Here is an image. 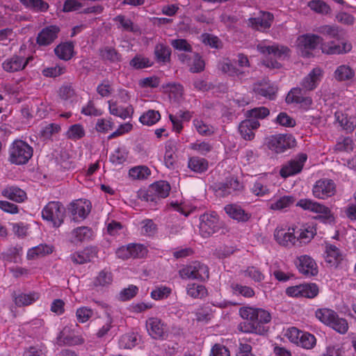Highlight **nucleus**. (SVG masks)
Returning a JSON list of instances; mask_svg holds the SVG:
<instances>
[{
    "label": "nucleus",
    "mask_w": 356,
    "mask_h": 356,
    "mask_svg": "<svg viewBox=\"0 0 356 356\" xmlns=\"http://www.w3.org/2000/svg\"><path fill=\"white\" fill-rule=\"evenodd\" d=\"M114 22L119 24L118 28H121L122 31L135 33L137 29L135 27L133 22L127 18L124 15H119L113 19Z\"/></svg>",
    "instance_id": "nucleus-56"
},
{
    "label": "nucleus",
    "mask_w": 356,
    "mask_h": 356,
    "mask_svg": "<svg viewBox=\"0 0 356 356\" xmlns=\"http://www.w3.org/2000/svg\"><path fill=\"white\" fill-rule=\"evenodd\" d=\"M172 293V289L169 286L159 285L151 291L150 296L155 300H160L167 298Z\"/></svg>",
    "instance_id": "nucleus-57"
},
{
    "label": "nucleus",
    "mask_w": 356,
    "mask_h": 356,
    "mask_svg": "<svg viewBox=\"0 0 356 356\" xmlns=\"http://www.w3.org/2000/svg\"><path fill=\"white\" fill-rule=\"evenodd\" d=\"M333 76L339 82H353L355 76V72L350 66L343 64L336 68Z\"/></svg>",
    "instance_id": "nucleus-23"
},
{
    "label": "nucleus",
    "mask_w": 356,
    "mask_h": 356,
    "mask_svg": "<svg viewBox=\"0 0 356 356\" xmlns=\"http://www.w3.org/2000/svg\"><path fill=\"white\" fill-rule=\"evenodd\" d=\"M270 114V111L264 106L257 107L245 112V115L247 119H254L257 121L263 120Z\"/></svg>",
    "instance_id": "nucleus-55"
},
{
    "label": "nucleus",
    "mask_w": 356,
    "mask_h": 356,
    "mask_svg": "<svg viewBox=\"0 0 356 356\" xmlns=\"http://www.w3.org/2000/svg\"><path fill=\"white\" fill-rule=\"evenodd\" d=\"M153 62L147 57L136 54L130 61L129 65L135 70H141L152 67Z\"/></svg>",
    "instance_id": "nucleus-53"
},
{
    "label": "nucleus",
    "mask_w": 356,
    "mask_h": 356,
    "mask_svg": "<svg viewBox=\"0 0 356 356\" xmlns=\"http://www.w3.org/2000/svg\"><path fill=\"white\" fill-rule=\"evenodd\" d=\"M286 102L287 104H302L310 105L312 100L309 97H304L302 89L300 88H292L286 97Z\"/></svg>",
    "instance_id": "nucleus-32"
},
{
    "label": "nucleus",
    "mask_w": 356,
    "mask_h": 356,
    "mask_svg": "<svg viewBox=\"0 0 356 356\" xmlns=\"http://www.w3.org/2000/svg\"><path fill=\"white\" fill-rule=\"evenodd\" d=\"M53 247L47 244H40L29 249L27 252L28 259H35L38 257H44L52 253Z\"/></svg>",
    "instance_id": "nucleus-39"
},
{
    "label": "nucleus",
    "mask_w": 356,
    "mask_h": 356,
    "mask_svg": "<svg viewBox=\"0 0 356 356\" xmlns=\"http://www.w3.org/2000/svg\"><path fill=\"white\" fill-rule=\"evenodd\" d=\"M297 207L304 210H308L318 213L315 219L319 220L323 223L332 222L334 221V216L327 207L309 199H301L296 204Z\"/></svg>",
    "instance_id": "nucleus-7"
},
{
    "label": "nucleus",
    "mask_w": 356,
    "mask_h": 356,
    "mask_svg": "<svg viewBox=\"0 0 356 356\" xmlns=\"http://www.w3.org/2000/svg\"><path fill=\"white\" fill-rule=\"evenodd\" d=\"M307 159L306 154H300L294 159L289 161L280 170V175L282 177H289L301 172Z\"/></svg>",
    "instance_id": "nucleus-15"
},
{
    "label": "nucleus",
    "mask_w": 356,
    "mask_h": 356,
    "mask_svg": "<svg viewBox=\"0 0 356 356\" xmlns=\"http://www.w3.org/2000/svg\"><path fill=\"white\" fill-rule=\"evenodd\" d=\"M346 350L342 343H330L325 348L321 356H344Z\"/></svg>",
    "instance_id": "nucleus-50"
},
{
    "label": "nucleus",
    "mask_w": 356,
    "mask_h": 356,
    "mask_svg": "<svg viewBox=\"0 0 356 356\" xmlns=\"http://www.w3.org/2000/svg\"><path fill=\"white\" fill-rule=\"evenodd\" d=\"M267 147L277 154L283 153L296 145V140L291 134H276L266 138Z\"/></svg>",
    "instance_id": "nucleus-9"
},
{
    "label": "nucleus",
    "mask_w": 356,
    "mask_h": 356,
    "mask_svg": "<svg viewBox=\"0 0 356 356\" xmlns=\"http://www.w3.org/2000/svg\"><path fill=\"white\" fill-rule=\"evenodd\" d=\"M275 241L284 247H291L298 242L297 236H295L294 228L278 229L277 228L274 233Z\"/></svg>",
    "instance_id": "nucleus-17"
},
{
    "label": "nucleus",
    "mask_w": 356,
    "mask_h": 356,
    "mask_svg": "<svg viewBox=\"0 0 356 356\" xmlns=\"http://www.w3.org/2000/svg\"><path fill=\"white\" fill-rule=\"evenodd\" d=\"M296 202L293 195H284L275 200L270 204V209L275 211H281L292 206Z\"/></svg>",
    "instance_id": "nucleus-43"
},
{
    "label": "nucleus",
    "mask_w": 356,
    "mask_h": 356,
    "mask_svg": "<svg viewBox=\"0 0 356 356\" xmlns=\"http://www.w3.org/2000/svg\"><path fill=\"white\" fill-rule=\"evenodd\" d=\"M325 259L330 266H337L341 260L340 250L334 245H326Z\"/></svg>",
    "instance_id": "nucleus-37"
},
{
    "label": "nucleus",
    "mask_w": 356,
    "mask_h": 356,
    "mask_svg": "<svg viewBox=\"0 0 356 356\" xmlns=\"http://www.w3.org/2000/svg\"><path fill=\"white\" fill-rule=\"evenodd\" d=\"M313 195L318 199H326L334 195L336 185L333 180L321 179L318 180L312 189Z\"/></svg>",
    "instance_id": "nucleus-14"
},
{
    "label": "nucleus",
    "mask_w": 356,
    "mask_h": 356,
    "mask_svg": "<svg viewBox=\"0 0 356 356\" xmlns=\"http://www.w3.org/2000/svg\"><path fill=\"white\" fill-rule=\"evenodd\" d=\"M318 32L330 38L339 40L341 39L340 28L337 25H324L319 27Z\"/></svg>",
    "instance_id": "nucleus-58"
},
{
    "label": "nucleus",
    "mask_w": 356,
    "mask_h": 356,
    "mask_svg": "<svg viewBox=\"0 0 356 356\" xmlns=\"http://www.w3.org/2000/svg\"><path fill=\"white\" fill-rule=\"evenodd\" d=\"M85 135V129L79 123L71 125L65 133L66 138L74 141L81 139Z\"/></svg>",
    "instance_id": "nucleus-49"
},
{
    "label": "nucleus",
    "mask_w": 356,
    "mask_h": 356,
    "mask_svg": "<svg viewBox=\"0 0 356 356\" xmlns=\"http://www.w3.org/2000/svg\"><path fill=\"white\" fill-rule=\"evenodd\" d=\"M179 275L182 280L204 282L209 277V268L204 264L195 261L181 268L179 270Z\"/></svg>",
    "instance_id": "nucleus-4"
},
{
    "label": "nucleus",
    "mask_w": 356,
    "mask_h": 356,
    "mask_svg": "<svg viewBox=\"0 0 356 356\" xmlns=\"http://www.w3.org/2000/svg\"><path fill=\"white\" fill-rule=\"evenodd\" d=\"M66 72V67L63 65L47 67L42 70V75L46 77L56 78Z\"/></svg>",
    "instance_id": "nucleus-64"
},
{
    "label": "nucleus",
    "mask_w": 356,
    "mask_h": 356,
    "mask_svg": "<svg viewBox=\"0 0 356 356\" xmlns=\"http://www.w3.org/2000/svg\"><path fill=\"white\" fill-rule=\"evenodd\" d=\"M130 255L133 259L144 258L147 254L146 246L140 243H130Z\"/></svg>",
    "instance_id": "nucleus-62"
},
{
    "label": "nucleus",
    "mask_w": 356,
    "mask_h": 356,
    "mask_svg": "<svg viewBox=\"0 0 356 356\" xmlns=\"http://www.w3.org/2000/svg\"><path fill=\"white\" fill-rule=\"evenodd\" d=\"M323 76V70L321 67L314 68L302 81V86L308 90L317 88Z\"/></svg>",
    "instance_id": "nucleus-21"
},
{
    "label": "nucleus",
    "mask_w": 356,
    "mask_h": 356,
    "mask_svg": "<svg viewBox=\"0 0 356 356\" xmlns=\"http://www.w3.org/2000/svg\"><path fill=\"white\" fill-rule=\"evenodd\" d=\"M81 113L86 116H100L103 112L102 109L96 107L92 100H89L88 103L81 108Z\"/></svg>",
    "instance_id": "nucleus-63"
},
{
    "label": "nucleus",
    "mask_w": 356,
    "mask_h": 356,
    "mask_svg": "<svg viewBox=\"0 0 356 356\" xmlns=\"http://www.w3.org/2000/svg\"><path fill=\"white\" fill-rule=\"evenodd\" d=\"M33 149L22 140H15L8 149V161L12 164L24 165L29 162L33 156Z\"/></svg>",
    "instance_id": "nucleus-2"
},
{
    "label": "nucleus",
    "mask_w": 356,
    "mask_h": 356,
    "mask_svg": "<svg viewBox=\"0 0 356 356\" xmlns=\"http://www.w3.org/2000/svg\"><path fill=\"white\" fill-rule=\"evenodd\" d=\"M13 301L17 307H25L32 305L40 298V294L33 291L29 293H13Z\"/></svg>",
    "instance_id": "nucleus-27"
},
{
    "label": "nucleus",
    "mask_w": 356,
    "mask_h": 356,
    "mask_svg": "<svg viewBox=\"0 0 356 356\" xmlns=\"http://www.w3.org/2000/svg\"><path fill=\"white\" fill-rule=\"evenodd\" d=\"M113 282V274L108 269H103L95 277L93 284L95 286L106 287Z\"/></svg>",
    "instance_id": "nucleus-45"
},
{
    "label": "nucleus",
    "mask_w": 356,
    "mask_h": 356,
    "mask_svg": "<svg viewBox=\"0 0 356 356\" xmlns=\"http://www.w3.org/2000/svg\"><path fill=\"white\" fill-rule=\"evenodd\" d=\"M307 6L316 13L327 15L330 13L331 8L328 4L322 0H312L307 3Z\"/></svg>",
    "instance_id": "nucleus-54"
},
{
    "label": "nucleus",
    "mask_w": 356,
    "mask_h": 356,
    "mask_svg": "<svg viewBox=\"0 0 356 356\" xmlns=\"http://www.w3.org/2000/svg\"><path fill=\"white\" fill-rule=\"evenodd\" d=\"M188 167L195 172L202 173L207 170L209 162L204 158L193 156L188 159Z\"/></svg>",
    "instance_id": "nucleus-42"
},
{
    "label": "nucleus",
    "mask_w": 356,
    "mask_h": 356,
    "mask_svg": "<svg viewBox=\"0 0 356 356\" xmlns=\"http://www.w3.org/2000/svg\"><path fill=\"white\" fill-rule=\"evenodd\" d=\"M42 218L51 222L54 227H59L63 222L65 209L58 201H51L42 210Z\"/></svg>",
    "instance_id": "nucleus-6"
},
{
    "label": "nucleus",
    "mask_w": 356,
    "mask_h": 356,
    "mask_svg": "<svg viewBox=\"0 0 356 356\" xmlns=\"http://www.w3.org/2000/svg\"><path fill=\"white\" fill-rule=\"evenodd\" d=\"M221 227L220 219L216 211L205 212L200 216V233L204 238H209L218 232Z\"/></svg>",
    "instance_id": "nucleus-8"
},
{
    "label": "nucleus",
    "mask_w": 356,
    "mask_h": 356,
    "mask_svg": "<svg viewBox=\"0 0 356 356\" xmlns=\"http://www.w3.org/2000/svg\"><path fill=\"white\" fill-rule=\"evenodd\" d=\"M26 8L35 12H45L49 8V4L43 0H19Z\"/></svg>",
    "instance_id": "nucleus-51"
},
{
    "label": "nucleus",
    "mask_w": 356,
    "mask_h": 356,
    "mask_svg": "<svg viewBox=\"0 0 356 356\" xmlns=\"http://www.w3.org/2000/svg\"><path fill=\"white\" fill-rule=\"evenodd\" d=\"M170 189V185L168 181L161 180L151 184L148 193L154 194L158 198H165L169 195ZM147 196L151 195L147 193Z\"/></svg>",
    "instance_id": "nucleus-30"
},
{
    "label": "nucleus",
    "mask_w": 356,
    "mask_h": 356,
    "mask_svg": "<svg viewBox=\"0 0 356 356\" xmlns=\"http://www.w3.org/2000/svg\"><path fill=\"white\" fill-rule=\"evenodd\" d=\"M336 121L342 129L347 132L351 133L356 127V121L354 117L348 116V114L341 111H337L334 113Z\"/></svg>",
    "instance_id": "nucleus-31"
},
{
    "label": "nucleus",
    "mask_w": 356,
    "mask_h": 356,
    "mask_svg": "<svg viewBox=\"0 0 356 356\" xmlns=\"http://www.w3.org/2000/svg\"><path fill=\"white\" fill-rule=\"evenodd\" d=\"M327 327L340 334H346L349 329L348 321L345 318L340 317L337 313L329 323Z\"/></svg>",
    "instance_id": "nucleus-38"
},
{
    "label": "nucleus",
    "mask_w": 356,
    "mask_h": 356,
    "mask_svg": "<svg viewBox=\"0 0 356 356\" xmlns=\"http://www.w3.org/2000/svg\"><path fill=\"white\" fill-rule=\"evenodd\" d=\"M286 293L290 297L313 298L318 293V288L316 284H302L289 286Z\"/></svg>",
    "instance_id": "nucleus-13"
},
{
    "label": "nucleus",
    "mask_w": 356,
    "mask_h": 356,
    "mask_svg": "<svg viewBox=\"0 0 356 356\" xmlns=\"http://www.w3.org/2000/svg\"><path fill=\"white\" fill-rule=\"evenodd\" d=\"M161 120V114L158 111L148 110L139 118V122L146 126H152Z\"/></svg>",
    "instance_id": "nucleus-46"
},
{
    "label": "nucleus",
    "mask_w": 356,
    "mask_h": 356,
    "mask_svg": "<svg viewBox=\"0 0 356 356\" xmlns=\"http://www.w3.org/2000/svg\"><path fill=\"white\" fill-rule=\"evenodd\" d=\"M146 328L148 334L155 339H163L165 335V325L157 317H151L146 321Z\"/></svg>",
    "instance_id": "nucleus-18"
},
{
    "label": "nucleus",
    "mask_w": 356,
    "mask_h": 356,
    "mask_svg": "<svg viewBox=\"0 0 356 356\" xmlns=\"http://www.w3.org/2000/svg\"><path fill=\"white\" fill-rule=\"evenodd\" d=\"M337 313L330 308L322 307L316 310L315 316L321 323L327 326Z\"/></svg>",
    "instance_id": "nucleus-47"
},
{
    "label": "nucleus",
    "mask_w": 356,
    "mask_h": 356,
    "mask_svg": "<svg viewBox=\"0 0 356 356\" xmlns=\"http://www.w3.org/2000/svg\"><path fill=\"white\" fill-rule=\"evenodd\" d=\"M187 295L193 298H203L207 296V289L202 284H188L186 286Z\"/></svg>",
    "instance_id": "nucleus-48"
},
{
    "label": "nucleus",
    "mask_w": 356,
    "mask_h": 356,
    "mask_svg": "<svg viewBox=\"0 0 356 356\" xmlns=\"http://www.w3.org/2000/svg\"><path fill=\"white\" fill-rule=\"evenodd\" d=\"M2 195L14 202H22L26 198V193L22 189L17 186H8L2 191Z\"/></svg>",
    "instance_id": "nucleus-36"
},
{
    "label": "nucleus",
    "mask_w": 356,
    "mask_h": 356,
    "mask_svg": "<svg viewBox=\"0 0 356 356\" xmlns=\"http://www.w3.org/2000/svg\"><path fill=\"white\" fill-rule=\"evenodd\" d=\"M55 54L65 61L70 60L74 55V44L72 41L61 42L54 49Z\"/></svg>",
    "instance_id": "nucleus-28"
},
{
    "label": "nucleus",
    "mask_w": 356,
    "mask_h": 356,
    "mask_svg": "<svg viewBox=\"0 0 356 356\" xmlns=\"http://www.w3.org/2000/svg\"><path fill=\"white\" fill-rule=\"evenodd\" d=\"M108 110L109 113L118 117L122 120H125L128 118H131L134 113V108L129 105L127 107L119 106L115 102L108 101Z\"/></svg>",
    "instance_id": "nucleus-29"
},
{
    "label": "nucleus",
    "mask_w": 356,
    "mask_h": 356,
    "mask_svg": "<svg viewBox=\"0 0 356 356\" xmlns=\"http://www.w3.org/2000/svg\"><path fill=\"white\" fill-rule=\"evenodd\" d=\"M241 317L245 321L238 325V330L243 333L264 334L267 331L265 325L271 321L269 312L262 308L243 307L239 309Z\"/></svg>",
    "instance_id": "nucleus-1"
},
{
    "label": "nucleus",
    "mask_w": 356,
    "mask_h": 356,
    "mask_svg": "<svg viewBox=\"0 0 356 356\" xmlns=\"http://www.w3.org/2000/svg\"><path fill=\"white\" fill-rule=\"evenodd\" d=\"M151 175V170L146 165H137L129 169V176L134 180H144Z\"/></svg>",
    "instance_id": "nucleus-44"
},
{
    "label": "nucleus",
    "mask_w": 356,
    "mask_h": 356,
    "mask_svg": "<svg viewBox=\"0 0 356 356\" xmlns=\"http://www.w3.org/2000/svg\"><path fill=\"white\" fill-rule=\"evenodd\" d=\"M91 236V229L88 227H79L71 232L70 241L72 243L76 244L88 240Z\"/></svg>",
    "instance_id": "nucleus-35"
},
{
    "label": "nucleus",
    "mask_w": 356,
    "mask_h": 356,
    "mask_svg": "<svg viewBox=\"0 0 356 356\" xmlns=\"http://www.w3.org/2000/svg\"><path fill=\"white\" fill-rule=\"evenodd\" d=\"M316 343V339L313 334L308 332H302L297 346L305 349H312L314 347Z\"/></svg>",
    "instance_id": "nucleus-60"
},
{
    "label": "nucleus",
    "mask_w": 356,
    "mask_h": 356,
    "mask_svg": "<svg viewBox=\"0 0 356 356\" xmlns=\"http://www.w3.org/2000/svg\"><path fill=\"white\" fill-rule=\"evenodd\" d=\"M56 341L58 346H72L81 345L84 343L82 336L76 334L74 330L69 326L63 327L58 334Z\"/></svg>",
    "instance_id": "nucleus-10"
},
{
    "label": "nucleus",
    "mask_w": 356,
    "mask_h": 356,
    "mask_svg": "<svg viewBox=\"0 0 356 356\" xmlns=\"http://www.w3.org/2000/svg\"><path fill=\"white\" fill-rule=\"evenodd\" d=\"M260 127L259 121L254 119H245L243 120L238 126V131L246 140H252L254 138V130L257 129Z\"/></svg>",
    "instance_id": "nucleus-22"
},
{
    "label": "nucleus",
    "mask_w": 356,
    "mask_h": 356,
    "mask_svg": "<svg viewBox=\"0 0 356 356\" xmlns=\"http://www.w3.org/2000/svg\"><path fill=\"white\" fill-rule=\"evenodd\" d=\"M33 59V58L31 56L24 57L15 54L4 60L1 66L6 72L14 73L24 70Z\"/></svg>",
    "instance_id": "nucleus-11"
},
{
    "label": "nucleus",
    "mask_w": 356,
    "mask_h": 356,
    "mask_svg": "<svg viewBox=\"0 0 356 356\" xmlns=\"http://www.w3.org/2000/svg\"><path fill=\"white\" fill-rule=\"evenodd\" d=\"M224 209L231 218L238 222H246L250 218V213L245 212L241 206L236 204H227Z\"/></svg>",
    "instance_id": "nucleus-24"
},
{
    "label": "nucleus",
    "mask_w": 356,
    "mask_h": 356,
    "mask_svg": "<svg viewBox=\"0 0 356 356\" xmlns=\"http://www.w3.org/2000/svg\"><path fill=\"white\" fill-rule=\"evenodd\" d=\"M316 234V227L314 223H306L302 225L297 236L300 243H308Z\"/></svg>",
    "instance_id": "nucleus-33"
},
{
    "label": "nucleus",
    "mask_w": 356,
    "mask_h": 356,
    "mask_svg": "<svg viewBox=\"0 0 356 356\" xmlns=\"http://www.w3.org/2000/svg\"><path fill=\"white\" fill-rule=\"evenodd\" d=\"M96 256V252L92 248H86L81 251L70 254V258L74 264H84L90 262Z\"/></svg>",
    "instance_id": "nucleus-26"
},
{
    "label": "nucleus",
    "mask_w": 356,
    "mask_h": 356,
    "mask_svg": "<svg viewBox=\"0 0 356 356\" xmlns=\"http://www.w3.org/2000/svg\"><path fill=\"white\" fill-rule=\"evenodd\" d=\"M197 132L202 136H211L216 131V128L211 124H208L202 119H194L193 121Z\"/></svg>",
    "instance_id": "nucleus-41"
},
{
    "label": "nucleus",
    "mask_w": 356,
    "mask_h": 356,
    "mask_svg": "<svg viewBox=\"0 0 356 356\" xmlns=\"http://www.w3.org/2000/svg\"><path fill=\"white\" fill-rule=\"evenodd\" d=\"M322 41L321 37L314 34H306L298 37V45L302 51L313 50Z\"/></svg>",
    "instance_id": "nucleus-25"
},
{
    "label": "nucleus",
    "mask_w": 356,
    "mask_h": 356,
    "mask_svg": "<svg viewBox=\"0 0 356 356\" xmlns=\"http://www.w3.org/2000/svg\"><path fill=\"white\" fill-rule=\"evenodd\" d=\"M258 51L266 56L273 55L275 59H272L270 58H266L263 60V64L269 68L272 69H279L282 67V65L276 60V59H284L285 58L289 56V53L290 49L283 45L279 44H273V45H263L258 44L257 45Z\"/></svg>",
    "instance_id": "nucleus-3"
},
{
    "label": "nucleus",
    "mask_w": 356,
    "mask_h": 356,
    "mask_svg": "<svg viewBox=\"0 0 356 356\" xmlns=\"http://www.w3.org/2000/svg\"><path fill=\"white\" fill-rule=\"evenodd\" d=\"M60 29L57 25H49L44 27L36 37V43L39 46L46 47L52 44L58 38Z\"/></svg>",
    "instance_id": "nucleus-16"
},
{
    "label": "nucleus",
    "mask_w": 356,
    "mask_h": 356,
    "mask_svg": "<svg viewBox=\"0 0 356 356\" xmlns=\"http://www.w3.org/2000/svg\"><path fill=\"white\" fill-rule=\"evenodd\" d=\"M70 212L74 219H85L91 210V203L87 200H77L70 204Z\"/></svg>",
    "instance_id": "nucleus-19"
},
{
    "label": "nucleus",
    "mask_w": 356,
    "mask_h": 356,
    "mask_svg": "<svg viewBox=\"0 0 356 356\" xmlns=\"http://www.w3.org/2000/svg\"><path fill=\"white\" fill-rule=\"evenodd\" d=\"M94 315V311L88 307H80L76 309V318L79 323L88 322Z\"/></svg>",
    "instance_id": "nucleus-59"
},
{
    "label": "nucleus",
    "mask_w": 356,
    "mask_h": 356,
    "mask_svg": "<svg viewBox=\"0 0 356 356\" xmlns=\"http://www.w3.org/2000/svg\"><path fill=\"white\" fill-rule=\"evenodd\" d=\"M99 56L104 60L111 63H118L121 61L120 54L113 47L105 46L99 49Z\"/></svg>",
    "instance_id": "nucleus-40"
},
{
    "label": "nucleus",
    "mask_w": 356,
    "mask_h": 356,
    "mask_svg": "<svg viewBox=\"0 0 356 356\" xmlns=\"http://www.w3.org/2000/svg\"><path fill=\"white\" fill-rule=\"evenodd\" d=\"M274 21V15L268 11L261 10L259 15L255 17H250L248 19V26L254 30L264 31L269 29Z\"/></svg>",
    "instance_id": "nucleus-12"
},
{
    "label": "nucleus",
    "mask_w": 356,
    "mask_h": 356,
    "mask_svg": "<svg viewBox=\"0 0 356 356\" xmlns=\"http://www.w3.org/2000/svg\"><path fill=\"white\" fill-rule=\"evenodd\" d=\"M231 286L234 293L241 295L245 298H252L255 294L254 289L250 286H243L235 283L232 284Z\"/></svg>",
    "instance_id": "nucleus-61"
},
{
    "label": "nucleus",
    "mask_w": 356,
    "mask_h": 356,
    "mask_svg": "<svg viewBox=\"0 0 356 356\" xmlns=\"http://www.w3.org/2000/svg\"><path fill=\"white\" fill-rule=\"evenodd\" d=\"M154 57L158 63L166 64L170 61L172 51L164 43H158L154 47Z\"/></svg>",
    "instance_id": "nucleus-34"
},
{
    "label": "nucleus",
    "mask_w": 356,
    "mask_h": 356,
    "mask_svg": "<svg viewBox=\"0 0 356 356\" xmlns=\"http://www.w3.org/2000/svg\"><path fill=\"white\" fill-rule=\"evenodd\" d=\"M298 268L300 273L311 277L318 273L317 265L315 261L308 255H302L298 258Z\"/></svg>",
    "instance_id": "nucleus-20"
},
{
    "label": "nucleus",
    "mask_w": 356,
    "mask_h": 356,
    "mask_svg": "<svg viewBox=\"0 0 356 356\" xmlns=\"http://www.w3.org/2000/svg\"><path fill=\"white\" fill-rule=\"evenodd\" d=\"M214 190L218 196L225 197L241 193L244 190V185L238 177L230 175L222 181L216 184Z\"/></svg>",
    "instance_id": "nucleus-5"
},
{
    "label": "nucleus",
    "mask_w": 356,
    "mask_h": 356,
    "mask_svg": "<svg viewBox=\"0 0 356 356\" xmlns=\"http://www.w3.org/2000/svg\"><path fill=\"white\" fill-rule=\"evenodd\" d=\"M137 340V335L135 332H128L120 337L118 344L121 348L131 349L136 345Z\"/></svg>",
    "instance_id": "nucleus-52"
}]
</instances>
